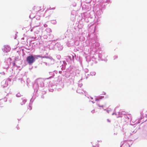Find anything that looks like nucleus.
<instances>
[{"label":"nucleus","mask_w":147,"mask_h":147,"mask_svg":"<svg viewBox=\"0 0 147 147\" xmlns=\"http://www.w3.org/2000/svg\"><path fill=\"white\" fill-rule=\"evenodd\" d=\"M55 7H53L52 8H51V7H50V8H49V9L51 10V9H55Z\"/></svg>","instance_id":"423d86ee"},{"label":"nucleus","mask_w":147,"mask_h":147,"mask_svg":"<svg viewBox=\"0 0 147 147\" xmlns=\"http://www.w3.org/2000/svg\"><path fill=\"white\" fill-rule=\"evenodd\" d=\"M97 105L100 107H103L104 106L102 105H100L99 102H97Z\"/></svg>","instance_id":"20e7f679"},{"label":"nucleus","mask_w":147,"mask_h":147,"mask_svg":"<svg viewBox=\"0 0 147 147\" xmlns=\"http://www.w3.org/2000/svg\"><path fill=\"white\" fill-rule=\"evenodd\" d=\"M91 112L92 113H95V111L94 110H93L91 111Z\"/></svg>","instance_id":"0eeeda50"},{"label":"nucleus","mask_w":147,"mask_h":147,"mask_svg":"<svg viewBox=\"0 0 147 147\" xmlns=\"http://www.w3.org/2000/svg\"><path fill=\"white\" fill-rule=\"evenodd\" d=\"M34 9H36V11H39L41 10L40 7L39 6H38V7L35 6V7H34Z\"/></svg>","instance_id":"7ed1b4c3"},{"label":"nucleus","mask_w":147,"mask_h":147,"mask_svg":"<svg viewBox=\"0 0 147 147\" xmlns=\"http://www.w3.org/2000/svg\"><path fill=\"white\" fill-rule=\"evenodd\" d=\"M27 61L30 64H32L35 61V59L32 55L28 56L26 59Z\"/></svg>","instance_id":"f257e3e1"},{"label":"nucleus","mask_w":147,"mask_h":147,"mask_svg":"<svg viewBox=\"0 0 147 147\" xmlns=\"http://www.w3.org/2000/svg\"><path fill=\"white\" fill-rule=\"evenodd\" d=\"M3 50L6 52H8L9 51L10 48L8 46H5L4 47Z\"/></svg>","instance_id":"f03ea898"},{"label":"nucleus","mask_w":147,"mask_h":147,"mask_svg":"<svg viewBox=\"0 0 147 147\" xmlns=\"http://www.w3.org/2000/svg\"><path fill=\"white\" fill-rule=\"evenodd\" d=\"M38 57H41L42 58H48V57L46 56H43V57H41V56H38Z\"/></svg>","instance_id":"39448f33"}]
</instances>
